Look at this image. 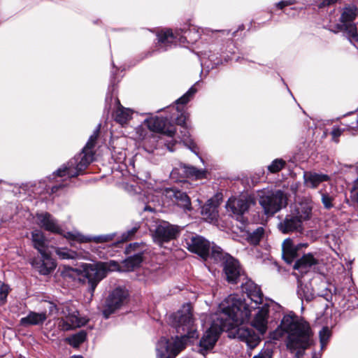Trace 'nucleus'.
Returning a JSON list of instances; mask_svg holds the SVG:
<instances>
[{
	"label": "nucleus",
	"mask_w": 358,
	"mask_h": 358,
	"mask_svg": "<svg viewBox=\"0 0 358 358\" xmlns=\"http://www.w3.org/2000/svg\"><path fill=\"white\" fill-rule=\"evenodd\" d=\"M241 287L247 294V299L242 300L238 295L231 294L220 303L219 309L238 324L249 321L255 312L252 326L258 330L259 335H263L267 329L269 306L265 303L259 306L263 303L264 295L259 287L251 280L246 279Z\"/></svg>",
	"instance_id": "f257e3e1"
},
{
	"label": "nucleus",
	"mask_w": 358,
	"mask_h": 358,
	"mask_svg": "<svg viewBox=\"0 0 358 358\" xmlns=\"http://www.w3.org/2000/svg\"><path fill=\"white\" fill-rule=\"evenodd\" d=\"M170 318L171 324L181 336L171 338V340L161 338L156 345L157 358H175L185 348L189 339L199 338L190 303L184 304Z\"/></svg>",
	"instance_id": "f03ea898"
},
{
	"label": "nucleus",
	"mask_w": 358,
	"mask_h": 358,
	"mask_svg": "<svg viewBox=\"0 0 358 358\" xmlns=\"http://www.w3.org/2000/svg\"><path fill=\"white\" fill-rule=\"evenodd\" d=\"M219 317V323L214 321L210 327L206 331L199 342V352L205 355L215 346L220 334L225 328L231 329V334L234 338H236L243 342H245L250 349H253L257 346L261 341L260 336L257 334L252 327L240 326L238 324L232 321L229 317L225 316L220 310Z\"/></svg>",
	"instance_id": "7ed1b4c3"
},
{
	"label": "nucleus",
	"mask_w": 358,
	"mask_h": 358,
	"mask_svg": "<svg viewBox=\"0 0 358 358\" xmlns=\"http://www.w3.org/2000/svg\"><path fill=\"white\" fill-rule=\"evenodd\" d=\"M280 327L287 334V347L301 358L303 352L312 344L313 333L310 325L295 314H288L282 319Z\"/></svg>",
	"instance_id": "20e7f679"
},
{
	"label": "nucleus",
	"mask_w": 358,
	"mask_h": 358,
	"mask_svg": "<svg viewBox=\"0 0 358 358\" xmlns=\"http://www.w3.org/2000/svg\"><path fill=\"white\" fill-rule=\"evenodd\" d=\"M100 125L94 131L93 134L90 136L87 143L83 148L82 152L76 155L73 158L71 159L66 164H64L52 176L55 178H65L62 180V182L59 185L52 186L51 187L52 193L56 192L59 189L66 186V183L64 182L66 179L76 177L83 173V171L92 162L94 158L93 148L96 144V141L99 136Z\"/></svg>",
	"instance_id": "39448f33"
},
{
	"label": "nucleus",
	"mask_w": 358,
	"mask_h": 358,
	"mask_svg": "<svg viewBox=\"0 0 358 358\" xmlns=\"http://www.w3.org/2000/svg\"><path fill=\"white\" fill-rule=\"evenodd\" d=\"M287 195L280 189L262 190L258 194V203L267 217H272L287 205Z\"/></svg>",
	"instance_id": "423d86ee"
},
{
	"label": "nucleus",
	"mask_w": 358,
	"mask_h": 358,
	"mask_svg": "<svg viewBox=\"0 0 358 358\" xmlns=\"http://www.w3.org/2000/svg\"><path fill=\"white\" fill-rule=\"evenodd\" d=\"M119 269V264L115 261L98 262L96 264H84L83 265V276L87 279L89 291L92 295L99 282L106 277L108 271Z\"/></svg>",
	"instance_id": "0eeeda50"
},
{
	"label": "nucleus",
	"mask_w": 358,
	"mask_h": 358,
	"mask_svg": "<svg viewBox=\"0 0 358 358\" xmlns=\"http://www.w3.org/2000/svg\"><path fill=\"white\" fill-rule=\"evenodd\" d=\"M186 243L189 251L199 255L203 259L210 257L217 262L222 257V248L216 245L211 246L210 243L202 236H193L186 240Z\"/></svg>",
	"instance_id": "6e6552de"
},
{
	"label": "nucleus",
	"mask_w": 358,
	"mask_h": 358,
	"mask_svg": "<svg viewBox=\"0 0 358 358\" xmlns=\"http://www.w3.org/2000/svg\"><path fill=\"white\" fill-rule=\"evenodd\" d=\"M190 34V30L185 31L183 34L178 30H176L174 32L171 29L162 30L157 35V50L159 52L166 51L178 43L183 44L188 41L187 38Z\"/></svg>",
	"instance_id": "1a4fd4ad"
},
{
	"label": "nucleus",
	"mask_w": 358,
	"mask_h": 358,
	"mask_svg": "<svg viewBox=\"0 0 358 358\" xmlns=\"http://www.w3.org/2000/svg\"><path fill=\"white\" fill-rule=\"evenodd\" d=\"M252 204H254V201L251 197H234L230 198L228 200L226 204V208L227 211L231 213L233 217H234L241 224H245L248 222V218L245 215L248 213Z\"/></svg>",
	"instance_id": "9d476101"
},
{
	"label": "nucleus",
	"mask_w": 358,
	"mask_h": 358,
	"mask_svg": "<svg viewBox=\"0 0 358 358\" xmlns=\"http://www.w3.org/2000/svg\"><path fill=\"white\" fill-rule=\"evenodd\" d=\"M128 297V290L123 287H117L110 292L102 311L104 317L108 318L111 314L124 306L127 303Z\"/></svg>",
	"instance_id": "9b49d317"
},
{
	"label": "nucleus",
	"mask_w": 358,
	"mask_h": 358,
	"mask_svg": "<svg viewBox=\"0 0 358 358\" xmlns=\"http://www.w3.org/2000/svg\"><path fill=\"white\" fill-rule=\"evenodd\" d=\"M179 233V227L171 224L166 221H159L157 222L155 229L153 230L152 237L154 241L161 245L164 243L176 238Z\"/></svg>",
	"instance_id": "f8f14e48"
},
{
	"label": "nucleus",
	"mask_w": 358,
	"mask_h": 358,
	"mask_svg": "<svg viewBox=\"0 0 358 358\" xmlns=\"http://www.w3.org/2000/svg\"><path fill=\"white\" fill-rule=\"evenodd\" d=\"M62 313L64 315V317L59 322V327L62 331H69L80 327L88 321L85 317H79V313L77 310H71L69 306H64Z\"/></svg>",
	"instance_id": "ddd939ff"
},
{
	"label": "nucleus",
	"mask_w": 358,
	"mask_h": 358,
	"mask_svg": "<svg viewBox=\"0 0 358 358\" xmlns=\"http://www.w3.org/2000/svg\"><path fill=\"white\" fill-rule=\"evenodd\" d=\"M220 261H223V270L227 280L231 283H237L242 276L239 262L231 255L224 253Z\"/></svg>",
	"instance_id": "4468645a"
},
{
	"label": "nucleus",
	"mask_w": 358,
	"mask_h": 358,
	"mask_svg": "<svg viewBox=\"0 0 358 358\" xmlns=\"http://www.w3.org/2000/svg\"><path fill=\"white\" fill-rule=\"evenodd\" d=\"M40 254L41 257L33 258L30 263L41 275H48L55 269L56 262L47 252Z\"/></svg>",
	"instance_id": "2eb2a0df"
},
{
	"label": "nucleus",
	"mask_w": 358,
	"mask_h": 358,
	"mask_svg": "<svg viewBox=\"0 0 358 358\" xmlns=\"http://www.w3.org/2000/svg\"><path fill=\"white\" fill-rule=\"evenodd\" d=\"M145 123L150 131L165 134L169 137L173 136L176 133L174 126L169 124L168 117H150L145 120Z\"/></svg>",
	"instance_id": "dca6fc26"
},
{
	"label": "nucleus",
	"mask_w": 358,
	"mask_h": 358,
	"mask_svg": "<svg viewBox=\"0 0 358 358\" xmlns=\"http://www.w3.org/2000/svg\"><path fill=\"white\" fill-rule=\"evenodd\" d=\"M303 222L292 211L285 215L278 224V229L283 234L299 232L303 230Z\"/></svg>",
	"instance_id": "f3484780"
},
{
	"label": "nucleus",
	"mask_w": 358,
	"mask_h": 358,
	"mask_svg": "<svg viewBox=\"0 0 358 358\" xmlns=\"http://www.w3.org/2000/svg\"><path fill=\"white\" fill-rule=\"evenodd\" d=\"M162 194L166 197L171 199L184 210L192 209L190 199L185 192L172 188H166L163 190Z\"/></svg>",
	"instance_id": "a211bd4d"
},
{
	"label": "nucleus",
	"mask_w": 358,
	"mask_h": 358,
	"mask_svg": "<svg viewBox=\"0 0 358 358\" xmlns=\"http://www.w3.org/2000/svg\"><path fill=\"white\" fill-rule=\"evenodd\" d=\"M318 264V259L315 258L312 253H307L296 261L294 269L298 271L299 275L302 276L314 269Z\"/></svg>",
	"instance_id": "6ab92c4d"
},
{
	"label": "nucleus",
	"mask_w": 358,
	"mask_h": 358,
	"mask_svg": "<svg viewBox=\"0 0 358 358\" xmlns=\"http://www.w3.org/2000/svg\"><path fill=\"white\" fill-rule=\"evenodd\" d=\"M308 243H299L294 245L291 238L285 239L282 244V258L289 264H292L297 257V252L302 248H306Z\"/></svg>",
	"instance_id": "aec40b11"
},
{
	"label": "nucleus",
	"mask_w": 358,
	"mask_h": 358,
	"mask_svg": "<svg viewBox=\"0 0 358 358\" xmlns=\"http://www.w3.org/2000/svg\"><path fill=\"white\" fill-rule=\"evenodd\" d=\"M37 224L46 231L61 234L62 230L55 218L48 213H38L36 215Z\"/></svg>",
	"instance_id": "412c9836"
},
{
	"label": "nucleus",
	"mask_w": 358,
	"mask_h": 358,
	"mask_svg": "<svg viewBox=\"0 0 358 358\" xmlns=\"http://www.w3.org/2000/svg\"><path fill=\"white\" fill-rule=\"evenodd\" d=\"M115 234H103L99 236H84L80 233H68V237L76 240L80 243L94 242L96 243H103L112 241L114 239Z\"/></svg>",
	"instance_id": "4be33fe9"
},
{
	"label": "nucleus",
	"mask_w": 358,
	"mask_h": 358,
	"mask_svg": "<svg viewBox=\"0 0 358 358\" xmlns=\"http://www.w3.org/2000/svg\"><path fill=\"white\" fill-rule=\"evenodd\" d=\"M303 178L305 186L311 189H316L321 183L330 180L329 175L314 171H304Z\"/></svg>",
	"instance_id": "5701e85b"
},
{
	"label": "nucleus",
	"mask_w": 358,
	"mask_h": 358,
	"mask_svg": "<svg viewBox=\"0 0 358 358\" xmlns=\"http://www.w3.org/2000/svg\"><path fill=\"white\" fill-rule=\"evenodd\" d=\"M46 312L36 313L30 311L26 317H22L20 320V325L28 327L31 325H41L47 320Z\"/></svg>",
	"instance_id": "b1692460"
},
{
	"label": "nucleus",
	"mask_w": 358,
	"mask_h": 358,
	"mask_svg": "<svg viewBox=\"0 0 358 358\" xmlns=\"http://www.w3.org/2000/svg\"><path fill=\"white\" fill-rule=\"evenodd\" d=\"M124 189L131 194H141L145 189L151 190L153 189L152 181H148L138 178L137 181L133 183H125Z\"/></svg>",
	"instance_id": "393cba45"
},
{
	"label": "nucleus",
	"mask_w": 358,
	"mask_h": 358,
	"mask_svg": "<svg viewBox=\"0 0 358 358\" xmlns=\"http://www.w3.org/2000/svg\"><path fill=\"white\" fill-rule=\"evenodd\" d=\"M187 116L182 113L180 117L176 119L177 124L183 127L184 131H181L182 134V140L188 145L189 149L197 155V148L194 142L189 138V131L187 130L186 125Z\"/></svg>",
	"instance_id": "a878e982"
},
{
	"label": "nucleus",
	"mask_w": 358,
	"mask_h": 358,
	"mask_svg": "<svg viewBox=\"0 0 358 358\" xmlns=\"http://www.w3.org/2000/svg\"><path fill=\"white\" fill-rule=\"evenodd\" d=\"M291 211L303 222L310 219L312 213V207L307 202H301L295 204L294 208L292 207Z\"/></svg>",
	"instance_id": "bb28decb"
},
{
	"label": "nucleus",
	"mask_w": 358,
	"mask_h": 358,
	"mask_svg": "<svg viewBox=\"0 0 358 358\" xmlns=\"http://www.w3.org/2000/svg\"><path fill=\"white\" fill-rule=\"evenodd\" d=\"M116 103L117 107L114 114L115 120L122 125L131 118L132 111L129 108L123 107L118 99L116 100Z\"/></svg>",
	"instance_id": "cd10ccee"
},
{
	"label": "nucleus",
	"mask_w": 358,
	"mask_h": 358,
	"mask_svg": "<svg viewBox=\"0 0 358 358\" xmlns=\"http://www.w3.org/2000/svg\"><path fill=\"white\" fill-rule=\"evenodd\" d=\"M143 260V252L142 251L137 252L133 255L129 256L122 262L124 271H133L141 265Z\"/></svg>",
	"instance_id": "c85d7f7f"
},
{
	"label": "nucleus",
	"mask_w": 358,
	"mask_h": 358,
	"mask_svg": "<svg viewBox=\"0 0 358 358\" xmlns=\"http://www.w3.org/2000/svg\"><path fill=\"white\" fill-rule=\"evenodd\" d=\"M31 241L34 248H36L38 252H46V239L43 233L36 229L31 232Z\"/></svg>",
	"instance_id": "c756f323"
},
{
	"label": "nucleus",
	"mask_w": 358,
	"mask_h": 358,
	"mask_svg": "<svg viewBox=\"0 0 358 358\" xmlns=\"http://www.w3.org/2000/svg\"><path fill=\"white\" fill-rule=\"evenodd\" d=\"M294 275L298 278V289L296 291L299 298L301 300L305 299L307 301H311L314 297V293L312 288L308 285H303L301 280L299 278L297 273H294Z\"/></svg>",
	"instance_id": "7c9ffc66"
},
{
	"label": "nucleus",
	"mask_w": 358,
	"mask_h": 358,
	"mask_svg": "<svg viewBox=\"0 0 358 358\" xmlns=\"http://www.w3.org/2000/svg\"><path fill=\"white\" fill-rule=\"evenodd\" d=\"M217 204L213 201V199H208L205 205L201 208V214L206 217V219L213 221L217 217Z\"/></svg>",
	"instance_id": "2f4dec72"
},
{
	"label": "nucleus",
	"mask_w": 358,
	"mask_h": 358,
	"mask_svg": "<svg viewBox=\"0 0 358 358\" xmlns=\"http://www.w3.org/2000/svg\"><path fill=\"white\" fill-rule=\"evenodd\" d=\"M357 15V9L355 6H345L343 9L341 16V21L343 24L353 22Z\"/></svg>",
	"instance_id": "473e14b6"
},
{
	"label": "nucleus",
	"mask_w": 358,
	"mask_h": 358,
	"mask_svg": "<svg viewBox=\"0 0 358 358\" xmlns=\"http://www.w3.org/2000/svg\"><path fill=\"white\" fill-rule=\"evenodd\" d=\"M181 169L187 177H193L196 179H201L206 176V171L198 169L193 166L181 165Z\"/></svg>",
	"instance_id": "72a5a7b5"
},
{
	"label": "nucleus",
	"mask_w": 358,
	"mask_h": 358,
	"mask_svg": "<svg viewBox=\"0 0 358 358\" xmlns=\"http://www.w3.org/2000/svg\"><path fill=\"white\" fill-rule=\"evenodd\" d=\"M344 30L347 37L350 39L358 41V31L356 24L353 22L344 23L341 25Z\"/></svg>",
	"instance_id": "f704fd0d"
},
{
	"label": "nucleus",
	"mask_w": 358,
	"mask_h": 358,
	"mask_svg": "<svg viewBox=\"0 0 358 358\" xmlns=\"http://www.w3.org/2000/svg\"><path fill=\"white\" fill-rule=\"evenodd\" d=\"M55 252L62 259H75L80 257L77 252L66 248H57Z\"/></svg>",
	"instance_id": "c9c22d12"
},
{
	"label": "nucleus",
	"mask_w": 358,
	"mask_h": 358,
	"mask_svg": "<svg viewBox=\"0 0 358 358\" xmlns=\"http://www.w3.org/2000/svg\"><path fill=\"white\" fill-rule=\"evenodd\" d=\"M87 334L85 331H80L78 333L68 338L69 343L73 347H78L86 339Z\"/></svg>",
	"instance_id": "e433bc0d"
},
{
	"label": "nucleus",
	"mask_w": 358,
	"mask_h": 358,
	"mask_svg": "<svg viewBox=\"0 0 358 358\" xmlns=\"http://www.w3.org/2000/svg\"><path fill=\"white\" fill-rule=\"evenodd\" d=\"M319 194L321 196V201L324 208L327 210L332 208L334 207L333 202L335 199V196L327 192H323L322 189L319 191Z\"/></svg>",
	"instance_id": "4c0bfd02"
},
{
	"label": "nucleus",
	"mask_w": 358,
	"mask_h": 358,
	"mask_svg": "<svg viewBox=\"0 0 358 358\" xmlns=\"http://www.w3.org/2000/svg\"><path fill=\"white\" fill-rule=\"evenodd\" d=\"M264 234L263 227H259L256 229L252 233L250 234L248 240L252 245H257L260 242Z\"/></svg>",
	"instance_id": "58836bf2"
},
{
	"label": "nucleus",
	"mask_w": 358,
	"mask_h": 358,
	"mask_svg": "<svg viewBox=\"0 0 358 358\" xmlns=\"http://www.w3.org/2000/svg\"><path fill=\"white\" fill-rule=\"evenodd\" d=\"M196 91L197 90L196 89V87L194 86H192L185 94H183L180 98L176 100V103H181L182 105L186 104L193 97Z\"/></svg>",
	"instance_id": "ea45409f"
},
{
	"label": "nucleus",
	"mask_w": 358,
	"mask_h": 358,
	"mask_svg": "<svg viewBox=\"0 0 358 358\" xmlns=\"http://www.w3.org/2000/svg\"><path fill=\"white\" fill-rule=\"evenodd\" d=\"M285 165V162L281 159H276L268 166V170L272 173H275L280 171Z\"/></svg>",
	"instance_id": "a19ab883"
},
{
	"label": "nucleus",
	"mask_w": 358,
	"mask_h": 358,
	"mask_svg": "<svg viewBox=\"0 0 358 358\" xmlns=\"http://www.w3.org/2000/svg\"><path fill=\"white\" fill-rule=\"evenodd\" d=\"M331 332L328 327H323L320 331V341L322 350L324 349L330 338Z\"/></svg>",
	"instance_id": "79ce46f5"
},
{
	"label": "nucleus",
	"mask_w": 358,
	"mask_h": 358,
	"mask_svg": "<svg viewBox=\"0 0 358 358\" xmlns=\"http://www.w3.org/2000/svg\"><path fill=\"white\" fill-rule=\"evenodd\" d=\"M9 292V286L0 280V305H3L6 302Z\"/></svg>",
	"instance_id": "37998d69"
},
{
	"label": "nucleus",
	"mask_w": 358,
	"mask_h": 358,
	"mask_svg": "<svg viewBox=\"0 0 358 358\" xmlns=\"http://www.w3.org/2000/svg\"><path fill=\"white\" fill-rule=\"evenodd\" d=\"M139 227H140L139 224H136L135 226L133 227L131 229L124 232L122 234L121 241H127L129 240L130 238H131L134 236V234L136 233V231H138Z\"/></svg>",
	"instance_id": "c03bdc74"
},
{
	"label": "nucleus",
	"mask_w": 358,
	"mask_h": 358,
	"mask_svg": "<svg viewBox=\"0 0 358 358\" xmlns=\"http://www.w3.org/2000/svg\"><path fill=\"white\" fill-rule=\"evenodd\" d=\"M80 271L78 268H73L71 267L66 268L63 272V275L64 276H69L71 278H74L76 275L80 273Z\"/></svg>",
	"instance_id": "a18cd8bd"
},
{
	"label": "nucleus",
	"mask_w": 358,
	"mask_h": 358,
	"mask_svg": "<svg viewBox=\"0 0 358 358\" xmlns=\"http://www.w3.org/2000/svg\"><path fill=\"white\" fill-rule=\"evenodd\" d=\"M345 128L334 127L331 131V135L334 141L338 142V138L341 136Z\"/></svg>",
	"instance_id": "49530a36"
},
{
	"label": "nucleus",
	"mask_w": 358,
	"mask_h": 358,
	"mask_svg": "<svg viewBox=\"0 0 358 358\" xmlns=\"http://www.w3.org/2000/svg\"><path fill=\"white\" fill-rule=\"evenodd\" d=\"M49 310V315L58 314L60 310V308L57 307L54 303L48 302L47 306Z\"/></svg>",
	"instance_id": "de8ad7c7"
},
{
	"label": "nucleus",
	"mask_w": 358,
	"mask_h": 358,
	"mask_svg": "<svg viewBox=\"0 0 358 358\" xmlns=\"http://www.w3.org/2000/svg\"><path fill=\"white\" fill-rule=\"evenodd\" d=\"M295 3H296L295 0H284V1H281L278 2L276 4V6L280 9H282L285 6L294 4Z\"/></svg>",
	"instance_id": "09e8293b"
},
{
	"label": "nucleus",
	"mask_w": 358,
	"mask_h": 358,
	"mask_svg": "<svg viewBox=\"0 0 358 358\" xmlns=\"http://www.w3.org/2000/svg\"><path fill=\"white\" fill-rule=\"evenodd\" d=\"M203 32L204 34H206V35H210V34H216L217 33H222V34H229V31H227V30H211L210 29H205L203 30Z\"/></svg>",
	"instance_id": "8fccbe9b"
},
{
	"label": "nucleus",
	"mask_w": 358,
	"mask_h": 358,
	"mask_svg": "<svg viewBox=\"0 0 358 358\" xmlns=\"http://www.w3.org/2000/svg\"><path fill=\"white\" fill-rule=\"evenodd\" d=\"M253 358H271V352L269 350L261 351Z\"/></svg>",
	"instance_id": "3c124183"
},
{
	"label": "nucleus",
	"mask_w": 358,
	"mask_h": 358,
	"mask_svg": "<svg viewBox=\"0 0 358 358\" xmlns=\"http://www.w3.org/2000/svg\"><path fill=\"white\" fill-rule=\"evenodd\" d=\"M338 0H322V1L319 4L320 8L325 7L327 6H330L336 2Z\"/></svg>",
	"instance_id": "603ef678"
},
{
	"label": "nucleus",
	"mask_w": 358,
	"mask_h": 358,
	"mask_svg": "<svg viewBox=\"0 0 358 358\" xmlns=\"http://www.w3.org/2000/svg\"><path fill=\"white\" fill-rule=\"evenodd\" d=\"M348 129H353L358 127V116L356 117L355 122L351 124H344Z\"/></svg>",
	"instance_id": "864d4df0"
},
{
	"label": "nucleus",
	"mask_w": 358,
	"mask_h": 358,
	"mask_svg": "<svg viewBox=\"0 0 358 358\" xmlns=\"http://www.w3.org/2000/svg\"><path fill=\"white\" fill-rule=\"evenodd\" d=\"M138 243L130 244L126 249L127 253H130L131 251L135 250V248L138 247Z\"/></svg>",
	"instance_id": "5fc2aeb1"
},
{
	"label": "nucleus",
	"mask_w": 358,
	"mask_h": 358,
	"mask_svg": "<svg viewBox=\"0 0 358 358\" xmlns=\"http://www.w3.org/2000/svg\"><path fill=\"white\" fill-rule=\"evenodd\" d=\"M351 199L358 205V189L352 193Z\"/></svg>",
	"instance_id": "6e6d98bb"
},
{
	"label": "nucleus",
	"mask_w": 358,
	"mask_h": 358,
	"mask_svg": "<svg viewBox=\"0 0 358 358\" xmlns=\"http://www.w3.org/2000/svg\"><path fill=\"white\" fill-rule=\"evenodd\" d=\"M143 211H150V212H152L154 210L152 208H151L150 206H148V205H145L143 208Z\"/></svg>",
	"instance_id": "4d7b16f0"
},
{
	"label": "nucleus",
	"mask_w": 358,
	"mask_h": 358,
	"mask_svg": "<svg viewBox=\"0 0 358 358\" xmlns=\"http://www.w3.org/2000/svg\"><path fill=\"white\" fill-rule=\"evenodd\" d=\"M177 171H178V169H173V171H171V176L172 178H174L175 177V175L177 174Z\"/></svg>",
	"instance_id": "13d9d810"
},
{
	"label": "nucleus",
	"mask_w": 358,
	"mask_h": 358,
	"mask_svg": "<svg viewBox=\"0 0 358 358\" xmlns=\"http://www.w3.org/2000/svg\"><path fill=\"white\" fill-rule=\"evenodd\" d=\"M320 357V355H317L315 354V355H313V358H319Z\"/></svg>",
	"instance_id": "bf43d9fd"
},
{
	"label": "nucleus",
	"mask_w": 358,
	"mask_h": 358,
	"mask_svg": "<svg viewBox=\"0 0 358 358\" xmlns=\"http://www.w3.org/2000/svg\"><path fill=\"white\" fill-rule=\"evenodd\" d=\"M71 358H83L81 356H73Z\"/></svg>",
	"instance_id": "052dcab7"
},
{
	"label": "nucleus",
	"mask_w": 358,
	"mask_h": 358,
	"mask_svg": "<svg viewBox=\"0 0 358 358\" xmlns=\"http://www.w3.org/2000/svg\"><path fill=\"white\" fill-rule=\"evenodd\" d=\"M357 186H358V182H357Z\"/></svg>",
	"instance_id": "680f3d73"
}]
</instances>
